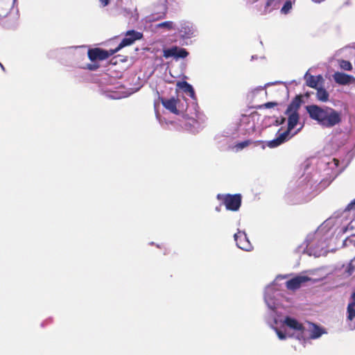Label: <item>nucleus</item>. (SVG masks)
I'll list each match as a JSON object with an SVG mask.
<instances>
[{
    "mask_svg": "<svg viewBox=\"0 0 355 355\" xmlns=\"http://www.w3.org/2000/svg\"><path fill=\"white\" fill-rule=\"evenodd\" d=\"M286 275H279L273 283L266 288L264 299L268 307L271 310V316L273 318V324L271 327L275 331L278 338L284 340L287 337H295L297 339L306 340V338L316 339L321 336L324 331L313 323L303 325L295 319L286 317L283 321L279 320L274 315L275 310L279 305V288L276 287L279 279H284Z\"/></svg>",
    "mask_w": 355,
    "mask_h": 355,
    "instance_id": "1",
    "label": "nucleus"
},
{
    "mask_svg": "<svg viewBox=\"0 0 355 355\" xmlns=\"http://www.w3.org/2000/svg\"><path fill=\"white\" fill-rule=\"evenodd\" d=\"M329 225V222L325 221L314 233L307 236L305 251L308 254L315 257L327 254L328 242L334 234Z\"/></svg>",
    "mask_w": 355,
    "mask_h": 355,
    "instance_id": "2",
    "label": "nucleus"
},
{
    "mask_svg": "<svg viewBox=\"0 0 355 355\" xmlns=\"http://www.w3.org/2000/svg\"><path fill=\"white\" fill-rule=\"evenodd\" d=\"M310 117L324 128H332L341 122V112L329 107L315 105L306 107Z\"/></svg>",
    "mask_w": 355,
    "mask_h": 355,
    "instance_id": "3",
    "label": "nucleus"
},
{
    "mask_svg": "<svg viewBox=\"0 0 355 355\" xmlns=\"http://www.w3.org/2000/svg\"><path fill=\"white\" fill-rule=\"evenodd\" d=\"M300 107V99L295 98L288 106L285 114L288 116V129L283 132L279 130L277 137L268 142V146L275 148L290 139L289 133L298 123L300 116L298 110Z\"/></svg>",
    "mask_w": 355,
    "mask_h": 355,
    "instance_id": "4",
    "label": "nucleus"
},
{
    "mask_svg": "<svg viewBox=\"0 0 355 355\" xmlns=\"http://www.w3.org/2000/svg\"><path fill=\"white\" fill-rule=\"evenodd\" d=\"M216 198L227 210L237 211L241 205L242 196L241 194L219 193Z\"/></svg>",
    "mask_w": 355,
    "mask_h": 355,
    "instance_id": "5",
    "label": "nucleus"
},
{
    "mask_svg": "<svg viewBox=\"0 0 355 355\" xmlns=\"http://www.w3.org/2000/svg\"><path fill=\"white\" fill-rule=\"evenodd\" d=\"M143 34L134 30L128 31L125 35V37L121 40L116 48L114 49L116 53L125 46L132 44L135 41L141 39Z\"/></svg>",
    "mask_w": 355,
    "mask_h": 355,
    "instance_id": "6",
    "label": "nucleus"
},
{
    "mask_svg": "<svg viewBox=\"0 0 355 355\" xmlns=\"http://www.w3.org/2000/svg\"><path fill=\"white\" fill-rule=\"evenodd\" d=\"M116 53L114 49H110L109 51L104 50L99 48L92 49L88 51V57L90 60H104Z\"/></svg>",
    "mask_w": 355,
    "mask_h": 355,
    "instance_id": "7",
    "label": "nucleus"
},
{
    "mask_svg": "<svg viewBox=\"0 0 355 355\" xmlns=\"http://www.w3.org/2000/svg\"><path fill=\"white\" fill-rule=\"evenodd\" d=\"M311 281V278L305 275H297L286 282L288 290L295 291L299 288L304 283Z\"/></svg>",
    "mask_w": 355,
    "mask_h": 355,
    "instance_id": "8",
    "label": "nucleus"
},
{
    "mask_svg": "<svg viewBox=\"0 0 355 355\" xmlns=\"http://www.w3.org/2000/svg\"><path fill=\"white\" fill-rule=\"evenodd\" d=\"M335 82L341 85H355V78L341 72H336L334 76Z\"/></svg>",
    "mask_w": 355,
    "mask_h": 355,
    "instance_id": "9",
    "label": "nucleus"
},
{
    "mask_svg": "<svg viewBox=\"0 0 355 355\" xmlns=\"http://www.w3.org/2000/svg\"><path fill=\"white\" fill-rule=\"evenodd\" d=\"M178 101V99H176L173 97L169 99H166L164 98H161V102L163 106L173 114H178V110L177 109V103Z\"/></svg>",
    "mask_w": 355,
    "mask_h": 355,
    "instance_id": "10",
    "label": "nucleus"
},
{
    "mask_svg": "<svg viewBox=\"0 0 355 355\" xmlns=\"http://www.w3.org/2000/svg\"><path fill=\"white\" fill-rule=\"evenodd\" d=\"M304 79L306 80V85L312 88H317L318 83L320 80L322 79L321 76H313L309 75L308 72H306L304 75Z\"/></svg>",
    "mask_w": 355,
    "mask_h": 355,
    "instance_id": "11",
    "label": "nucleus"
},
{
    "mask_svg": "<svg viewBox=\"0 0 355 355\" xmlns=\"http://www.w3.org/2000/svg\"><path fill=\"white\" fill-rule=\"evenodd\" d=\"M177 86L185 93L189 94L191 98L195 97V92L193 87L186 81L178 82Z\"/></svg>",
    "mask_w": 355,
    "mask_h": 355,
    "instance_id": "12",
    "label": "nucleus"
},
{
    "mask_svg": "<svg viewBox=\"0 0 355 355\" xmlns=\"http://www.w3.org/2000/svg\"><path fill=\"white\" fill-rule=\"evenodd\" d=\"M180 33L181 34V36L184 38H189L193 34L192 29L188 25L185 24L182 26L180 30Z\"/></svg>",
    "mask_w": 355,
    "mask_h": 355,
    "instance_id": "13",
    "label": "nucleus"
},
{
    "mask_svg": "<svg viewBox=\"0 0 355 355\" xmlns=\"http://www.w3.org/2000/svg\"><path fill=\"white\" fill-rule=\"evenodd\" d=\"M178 46H173L169 49H164L163 51V56L165 58H168L171 57L176 58V54L178 53Z\"/></svg>",
    "mask_w": 355,
    "mask_h": 355,
    "instance_id": "14",
    "label": "nucleus"
},
{
    "mask_svg": "<svg viewBox=\"0 0 355 355\" xmlns=\"http://www.w3.org/2000/svg\"><path fill=\"white\" fill-rule=\"evenodd\" d=\"M317 98L319 101L326 102L329 99V94L324 88L317 89Z\"/></svg>",
    "mask_w": 355,
    "mask_h": 355,
    "instance_id": "15",
    "label": "nucleus"
},
{
    "mask_svg": "<svg viewBox=\"0 0 355 355\" xmlns=\"http://www.w3.org/2000/svg\"><path fill=\"white\" fill-rule=\"evenodd\" d=\"M326 164L328 168L333 171L334 175H336L339 173L338 170H337L339 161L337 159L333 158L331 161L327 162Z\"/></svg>",
    "mask_w": 355,
    "mask_h": 355,
    "instance_id": "16",
    "label": "nucleus"
},
{
    "mask_svg": "<svg viewBox=\"0 0 355 355\" xmlns=\"http://www.w3.org/2000/svg\"><path fill=\"white\" fill-rule=\"evenodd\" d=\"M355 318V304H348L347 308V319L352 321Z\"/></svg>",
    "mask_w": 355,
    "mask_h": 355,
    "instance_id": "17",
    "label": "nucleus"
},
{
    "mask_svg": "<svg viewBox=\"0 0 355 355\" xmlns=\"http://www.w3.org/2000/svg\"><path fill=\"white\" fill-rule=\"evenodd\" d=\"M157 28H166L167 30L173 29V22L171 21H166L159 23L156 25Z\"/></svg>",
    "mask_w": 355,
    "mask_h": 355,
    "instance_id": "18",
    "label": "nucleus"
},
{
    "mask_svg": "<svg viewBox=\"0 0 355 355\" xmlns=\"http://www.w3.org/2000/svg\"><path fill=\"white\" fill-rule=\"evenodd\" d=\"M340 67L346 71H351L352 69V65L350 62L341 60L339 61Z\"/></svg>",
    "mask_w": 355,
    "mask_h": 355,
    "instance_id": "19",
    "label": "nucleus"
},
{
    "mask_svg": "<svg viewBox=\"0 0 355 355\" xmlns=\"http://www.w3.org/2000/svg\"><path fill=\"white\" fill-rule=\"evenodd\" d=\"M189 55V52L185 49L182 48H179L178 50V53L176 54L175 59L178 58H185Z\"/></svg>",
    "mask_w": 355,
    "mask_h": 355,
    "instance_id": "20",
    "label": "nucleus"
},
{
    "mask_svg": "<svg viewBox=\"0 0 355 355\" xmlns=\"http://www.w3.org/2000/svg\"><path fill=\"white\" fill-rule=\"evenodd\" d=\"M244 234V232L239 231L237 233H235L234 235V241H236V244L238 248H239L241 250H244V248L241 245V244L239 243V239L241 238L242 236Z\"/></svg>",
    "mask_w": 355,
    "mask_h": 355,
    "instance_id": "21",
    "label": "nucleus"
},
{
    "mask_svg": "<svg viewBox=\"0 0 355 355\" xmlns=\"http://www.w3.org/2000/svg\"><path fill=\"white\" fill-rule=\"evenodd\" d=\"M292 8V4H291V1H286L284 6L282 7V12L283 13H287Z\"/></svg>",
    "mask_w": 355,
    "mask_h": 355,
    "instance_id": "22",
    "label": "nucleus"
},
{
    "mask_svg": "<svg viewBox=\"0 0 355 355\" xmlns=\"http://www.w3.org/2000/svg\"><path fill=\"white\" fill-rule=\"evenodd\" d=\"M345 210H355V199L347 205Z\"/></svg>",
    "mask_w": 355,
    "mask_h": 355,
    "instance_id": "23",
    "label": "nucleus"
},
{
    "mask_svg": "<svg viewBox=\"0 0 355 355\" xmlns=\"http://www.w3.org/2000/svg\"><path fill=\"white\" fill-rule=\"evenodd\" d=\"M276 105H277L276 103L268 102V103H266L263 104L261 107H265V108H271V107H273L274 106H275Z\"/></svg>",
    "mask_w": 355,
    "mask_h": 355,
    "instance_id": "24",
    "label": "nucleus"
},
{
    "mask_svg": "<svg viewBox=\"0 0 355 355\" xmlns=\"http://www.w3.org/2000/svg\"><path fill=\"white\" fill-rule=\"evenodd\" d=\"M277 0H268L267 3H266V6L268 7H270V6L275 7L277 5Z\"/></svg>",
    "mask_w": 355,
    "mask_h": 355,
    "instance_id": "25",
    "label": "nucleus"
},
{
    "mask_svg": "<svg viewBox=\"0 0 355 355\" xmlns=\"http://www.w3.org/2000/svg\"><path fill=\"white\" fill-rule=\"evenodd\" d=\"M349 304H355V291L352 294Z\"/></svg>",
    "mask_w": 355,
    "mask_h": 355,
    "instance_id": "26",
    "label": "nucleus"
},
{
    "mask_svg": "<svg viewBox=\"0 0 355 355\" xmlns=\"http://www.w3.org/2000/svg\"><path fill=\"white\" fill-rule=\"evenodd\" d=\"M99 1L103 7L107 6L110 3V0H99Z\"/></svg>",
    "mask_w": 355,
    "mask_h": 355,
    "instance_id": "27",
    "label": "nucleus"
},
{
    "mask_svg": "<svg viewBox=\"0 0 355 355\" xmlns=\"http://www.w3.org/2000/svg\"><path fill=\"white\" fill-rule=\"evenodd\" d=\"M245 242H247V243H248V246H246V245H245V251H250V250H252V247H251V245H250V243L249 241H248V239H245Z\"/></svg>",
    "mask_w": 355,
    "mask_h": 355,
    "instance_id": "28",
    "label": "nucleus"
},
{
    "mask_svg": "<svg viewBox=\"0 0 355 355\" xmlns=\"http://www.w3.org/2000/svg\"><path fill=\"white\" fill-rule=\"evenodd\" d=\"M352 243V239L348 238V239H345L344 241V243L343 244H344V245L347 246V245H348L349 243Z\"/></svg>",
    "mask_w": 355,
    "mask_h": 355,
    "instance_id": "29",
    "label": "nucleus"
},
{
    "mask_svg": "<svg viewBox=\"0 0 355 355\" xmlns=\"http://www.w3.org/2000/svg\"><path fill=\"white\" fill-rule=\"evenodd\" d=\"M239 146L241 148H244V141L239 143Z\"/></svg>",
    "mask_w": 355,
    "mask_h": 355,
    "instance_id": "30",
    "label": "nucleus"
},
{
    "mask_svg": "<svg viewBox=\"0 0 355 355\" xmlns=\"http://www.w3.org/2000/svg\"><path fill=\"white\" fill-rule=\"evenodd\" d=\"M262 89V87H259L254 89L255 92L261 91Z\"/></svg>",
    "mask_w": 355,
    "mask_h": 355,
    "instance_id": "31",
    "label": "nucleus"
},
{
    "mask_svg": "<svg viewBox=\"0 0 355 355\" xmlns=\"http://www.w3.org/2000/svg\"><path fill=\"white\" fill-rule=\"evenodd\" d=\"M284 121H285V119L282 118L281 122L279 123V124H282L284 122Z\"/></svg>",
    "mask_w": 355,
    "mask_h": 355,
    "instance_id": "32",
    "label": "nucleus"
},
{
    "mask_svg": "<svg viewBox=\"0 0 355 355\" xmlns=\"http://www.w3.org/2000/svg\"><path fill=\"white\" fill-rule=\"evenodd\" d=\"M296 134H297V132H295L294 133H293V135H289L290 138H291L292 136H293V135H296Z\"/></svg>",
    "mask_w": 355,
    "mask_h": 355,
    "instance_id": "33",
    "label": "nucleus"
},
{
    "mask_svg": "<svg viewBox=\"0 0 355 355\" xmlns=\"http://www.w3.org/2000/svg\"><path fill=\"white\" fill-rule=\"evenodd\" d=\"M296 134H297V132H295L294 133H293V135H289L290 138H291L292 136H293V135H296Z\"/></svg>",
    "mask_w": 355,
    "mask_h": 355,
    "instance_id": "34",
    "label": "nucleus"
},
{
    "mask_svg": "<svg viewBox=\"0 0 355 355\" xmlns=\"http://www.w3.org/2000/svg\"><path fill=\"white\" fill-rule=\"evenodd\" d=\"M296 134H297V132H295L294 133H293V135H289L290 138H291L292 136H293V135H296Z\"/></svg>",
    "mask_w": 355,
    "mask_h": 355,
    "instance_id": "35",
    "label": "nucleus"
},
{
    "mask_svg": "<svg viewBox=\"0 0 355 355\" xmlns=\"http://www.w3.org/2000/svg\"><path fill=\"white\" fill-rule=\"evenodd\" d=\"M0 66H1V67L4 70V67H3V66L1 64V63H0Z\"/></svg>",
    "mask_w": 355,
    "mask_h": 355,
    "instance_id": "36",
    "label": "nucleus"
}]
</instances>
